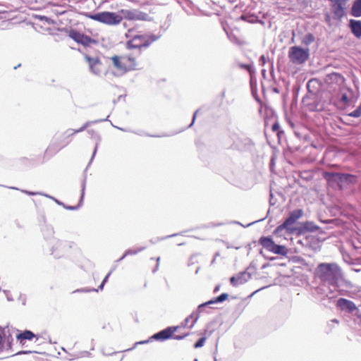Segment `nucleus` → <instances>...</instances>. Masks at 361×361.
Instances as JSON below:
<instances>
[{
	"label": "nucleus",
	"instance_id": "b1692460",
	"mask_svg": "<svg viewBox=\"0 0 361 361\" xmlns=\"http://www.w3.org/2000/svg\"><path fill=\"white\" fill-rule=\"evenodd\" d=\"M240 19L249 23H255L257 20L258 17L255 15L247 16L244 14L240 16Z\"/></svg>",
	"mask_w": 361,
	"mask_h": 361
},
{
	"label": "nucleus",
	"instance_id": "0eeeda50",
	"mask_svg": "<svg viewBox=\"0 0 361 361\" xmlns=\"http://www.w3.org/2000/svg\"><path fill=\"white\" fill-rule=\"evenodd\" d=\"M156 40L154 37H150L147 35H137L135 36L132 40L127 42L128 49H139L141 52V48L149 46L151 43Z\"/></svg>",
	"mask_w": 361,
	"mask_h": 361
},
{
	"label": "nucleus",
	"instance_id": "2eb2a0df",
	"mask_svg": "<svg viewBox=\"0 0 361 361\" xmlns=\"http://www.w3.org/2000/svg\"><path fill=\"white\" fill-rule=\"evenodd\" d=\"M319 229V227L312 221H305L299 224L297 235L304 234L307 232H315Z\"/></svg>",
	"mask_w": 361,
	"mask_h": 361
},
{
	"label": "nucleus",
	"instance_id": "7ed1b4c3",
	"mask_svg": "<svg viewBox=\"0 0 361 361\" xmlns=\"http://www.w3.org/2000/svg\"><path fill=\"white\" fill-rule=\"evenodd\" d=\"M318 278L323 282L335 286L341 276V270L336 263H320L316 269Z\"/></svg>",
	"mask_w": 361,
	"mask_h": 361
},
{
	"label": "nucleus",
	"instance_id": "6e6d98bb",
	"mask_svg": "<svg viewBox=\"0 0 361 361\" xmlns=\"http://www.w3.org/2000/svg\"><path fill=\"white\" fill-rule=\"evenodd\" d=\"M214 361H216V357H214Z\"/></svg>",
	"mask_w": 361,
	"mask_h": 361
},
{
	"label": "nucleus",
	"instance_id": "4d7b16f0",
	"mask_svg": "<svg viewBox=\"0 0 361 361\" xmlns=\"http://www.w3.org/2000/svg\"><path fill=\"white\" fill-rule=\"evenodd\" d=\"M359 318H360V320H361V314L359 316Z\"/></svg>",
	"mask_w": 361,
	"mask_h": 361
},
{
	"label": "nucleus",
	"instance_id": "5fc2aeb1",
	"mask_svg": "<svg viewBox=\"0 0 361 361\" xmlns=\"http://www.w3.org/2000/svg\"><path fill=\"white\" fill-rule=\"evenodd\" d=\"M290 124L292 127H293V123H290Z\"/></svg>",
	"mask_w": 361,
	"mask_h": 361
},
{
	"label": "nucleus",
	"instance_id": "39448f33",
	"mask_svg": "<svg viewBox=\"0 0 361 361\" xmlns=\"http://www.w3.org/2000/svg\"><path fill=\"white\" fill-rule=\"evenodd\" d=\"M310 57V49L300 46H293L288 51L290 61L295 65L305 63Z\"/></svg>",
	"mask_w": 361,
	"mask_h": 361
},
{
	"label": "nucleus",
	"instance_id": "4c0bfd02",
	"mask_svg": "<svg viewBox=\"0 0 361 361\" xmlns=\"http://www.w3.org/2000/svg\"><path fill=\"white\" fill-rule=\"evenodd\" d=\"M220 289V286L219 285H217L215 286L214 289V293H217Z\"/></svg>",
	"mask_w": 361,
	"mask_h": 361
},
{
	"label": "nucleus",
	"instance_id": "423d86ee",
	"mask_svg": "<svg viewBox=\"0 0 361 361\" xmlns=\"http://www.w3.org/2000/svg\"><path fill=\"white\" fill-rule=\"evenodd\" d=\"M258 242L263 248L274 254L286 256L288 253V249L285 245L276 244L271 236H262Z\"/></svg>",
	"mask_w": 361,
	"mask_h": 361
},
{
	"label": "nucleus",
	"instance_id": "a211bd4d",
	"mask_svg": "<svg viewBox=\"0 0 361 361\" xmlns=\"http://www.w3.org/2000/svg\"><path fill=\"white\" fill-rule=\"evenodd\" d=\"M16 340L21 345H24L26 340L32 341L33 338L38 339L37 335L30 330H25L16 335Z\"/></svg>",
	"mask_w": 361,
	"mask_h": 361
},
{
	"label": "nucleus",
	"instance_id": "72a5a7b5",
	"mask_svg": "<svg viewBox=\"0 0 361 361\" xmlns=\"http://www.w3.org/2000/svg\"><path fill=\"white\" fill-rule=\"evenodd\" d=\"M4 329L2 328V330L0 331V351L3 350L4 345L2 343V334H4Z\"/></svg>",
	"mask_w": 361,
	"mask_h": 361
},
{
	"label": "nucleus",
	"instance_id": "c85d7f7f",
	"mask_svg": "<svg viewBox=\"0 0 361 361\" xmlns=\"http://www.w3.org/2000/svg\"><path fill=\"white\" fill-rule=\"evenodd\" d=\"M170 16H167V20L164 23V25L159 27V30H166L170 26Z\"/></svg>",
	"mask_w": 361,
	"mask_h": 361
},
{
	"label": "nucleus",
	"instance_id": "f3484780",
	"mask_svg": "<svg viewBox=\"0 0 361 361\" xmlns=\"http://www.w3.org/2000/svg\"><path fill=\"white\" fill-rule=\"evenodd\" d=\"M337 306L343 310H348L349 312H353L357 310L354 302L343 298H341L337 300Z\"/></svg>",
	"mask_w": 361,
	"mask_h": 361
},
{
	"label": "nucleus",
	"instance_id": "7c9ffc66",
	"mask_svg": "<svg viewBox=\"0 0 361 361\" xmlns=\"http://www.w3.org/2000/svg\"><path fill=\"white\" fill-rule=\"evenodd\" d=\"M259 65H261L262 66H264L265 65L267 60H266L264 55H262L259 57Z\"/></svg>",
	"mask_w": 361,
	"mask_h": 361
},
{
	"label": "nucleus",
	"instance_id": "f8f14e48",
	"mask_svg": "<svg viewBox=\"0 0 361 361\" xmlns=\"http://www.w3.org/2000/svg\"><path fill=\"white\" fill-rule=\"evenodd\" d=\"M322 176L329 185L336 184L340 189L343 188L342 173L325 171L322 173Z\"/></svg>",
	"mask_w": 361,
	"mask_h": 361
},
{
	"label": "nucleus",
	"instance_id": "a19ab883",
	"mask_svg": "<svg viewBox=\"0 0 361 361\" xmlns=\"http://www.w3.org/2000/svg\"><path fill=\"white\" fill-rule=\"evenodd\" d=\"M232 223H233V224H235L242 225L240 222H238V221H232Z\"/></svg>",
	"mask_w": 361,
	"mask_h": 361
},
{
	"label": "nucleus",
	"instance_id": "3c124183",
	"mask_svg": "<svg viewBox=\"0 0 361 361\" xmlns=\"http://www.w3.org/2000/svg\"><path fill=\"white\" fill-rule=\"evenodd\" d=\"M215 259H216L215 257L213 259V260L212 261V264L214 263Z\"/></svg>",
	"mask_w": 361,
	"mask_h": 361
},
{
	"label": "nucleus",
	"instance_id": "c03bdc74",
	"mask_svg": "<svg viewBox=\"0 0 361 361\" xmlns=\"http://www.w3.org/2000/svg\"><path fill=\"white\" fill-rule=\"evenodd\" d=\"M49 149H50V147H48V148L46 149V151H45V154H47L49 152Z\"/></svg>",
	"mask_w": 361,
	"mask_h": 361
},
{
	"label": "nucleus",
	"instance_id": "cd10ccee",
	"mask_svg": "<svg viewBox=\"0 0 361 361\" xmlns=\"http://www.w3.org/2000/svg\"><path fill=\"white\" fill-rule=\"evenodd\" d=\"M339 102L344 105L348 104V103L349 102V99H348L347 94H345V93L342 94L339 99Z\"/></svg>",
	"mask_w": 361,
	"mask_h": 361
},
{
	"label": "nucleus",
	"instance_id": "473e14b6",
	"mask_svg": "<svg viewBox=\"0 0 361 361\" xmlns=\"http://www.w3.org/2000/svg\"><path fill=\"white\" fill-rule=\"evenodd\" d=\"M198 112H199V109L196 110L194 112L193 116H192V120L191 123L189 125V127H191L194 124V123L195 121V119H196V117H197V114Z\"/></svg>",
	"mask_w": 361,
	"mask_h": 361
},
{
	"label": "nucleus",
	"instance_id": "f704fd0d",
	"mask_svg": "<svg viewBox=\"0 0 361 361\" xmlns=\"http://www.w3.org/2000/svg\"><path fill=\"white\" fill-rule=\"evenodd\" d=\"M222 225H224V223H217V224L211 223L209 226L210 227H215V226H222Z\"/></svg>",
	"mask_w": 361,
	"mask_h": 361
},
{
	"label": "nucleus",
	"instance_id": "603ef678",
	"mask_svg": "<svg viewBox=\"0 0 361 361\" xmlns=\"http://www.w3.org/2000/svg\"><path fill=\"white\" fill-rule=\"evenodd\" d=\"M175 235H176V234H174V235H169L168 237H173V236H175Z\"/></svg>",
	"mask_w": 361,
	"mask_h": 361
},
{
	"label": "nucleus",
	"instance_id": "864d4df0",
	"mask_svg": "<svg viewBox=\"0 0 361 361\" xmlns=\"http://www.w3.org/2000/svg\"><path fill=\"white\" fill-rule=\"evenodd\" d=\"M265 72H266V71H265V70H262V73H263V74H264V73H265Z\"/></svg>",
	"mask_w": 361,
	"mask_h": 361
},
{
	"label": "nucleus",
	"instance_id": "58836bf2",
	"mask_svg": "<svg viewBox=\"0 0 361 361\" xmlns=\"http://www.w3.org/2000/svg\"><path fill=\"white\" fill-rule=\"evenodd\" d=\"M150 339H156V340H158V333L157 334H154L151 338Z\"/></svg>",
	"mask_w": 361,
	"mask_h": 361
},
{
	"label": "nucleus",
	"instance_id": "8fccbe9b",
	"mask_svg": "<svg viewBox=\"0 0 361 361\" xmlns=\"http://www.w3.org/2000/svg\"><path fill=\"white\" fill-rule=\"evenodd\" d=\"M259 254H260V255H263V251H262V250H260Z\"/></svg>",
	"mask_w": 361,
	"mask_h": 361
},
{
	"label": "nucleus",
	"instance_id": "49530a36",
	"mask_svg": "<svg viewBox=\"0 0 361 361\" xmlns=\"http://www.w3.org/2000/svg\"><path fill=\"white\" fill-rule=\"evenodd\" d=\"M219 256V252H216L214 255V257L216 258V257Z\"/></svg>",
	"mask_w": 361,
	"mask_h": 361
},
{
	"label": "nucleus",
	"instance_id": "ddd939ff",
	"mask_svg": "<svg viewBox=\"0 0 361 361\" xmlns=\"http://www.w3.org/2000/svg\"><path fill=\"white\" fill-rule=\"evenodd\" d=\"M248 269L249 267L247 268L245 271L231 276L229 279L231 284L234 287H237L248 281L252 277L251 274L248 272Z\"/></svg>",
	"mask_w": 361,
	"mask_h": 361
},
{
	"label": "nucleus",
	"instance_id": "f257e3e1",
	"mask_svg": "<svg viewBox=\"0 0 361 361\" xmlns=\"http://www.w3.org/2000/svg\"><path fill=\"white\" fill-rule=\"evenodd\" d=\"M87 16L93 20L108 25H118L123 19L132 21L150 20L147 13L129 9H121L117 13L102 11L95 14H87Z\"/></svg>",
	"mask_w": 361,
	"mask_h": 361
},
{
	"label": "nucleus",
	"instance_id": "6e6552de",
	"mask_svg": "<svg viewBox=\"0 0 361 361\" xmlns=\"http://www.w3.org/2000/svg\"><path fill=\"white\" fill-rule=\"evenodd\" d=\"M178 329H180L179 326H171L159 331V341H164L169 338L183 340L190 335L189 333L184 334L183 335H174V332H176Z\"/></svg>",
	"mask_w": 361,
	"mask_h": 361
},
{
	"label": "nucleus",
	"instance_id": "1a4fd4ad",
	"mask_svg": "<svg viewBox=\"0 0 361 361\" xmlns=\"http://www.w3.org/2000/svg\"><path fill=\"white\" fill-rule=\"evenodd\" d=\"M348 0H333L331 11L334 18L336 20L341 19L346 16V6Z\"/></svg>",
	"mask_w": 361,
	"mask_h": 361
},
{
	"label": "nucleus",
	"instance_id": "13d9d810",
	"mask_svg": "<svg viewBox=\"0 0 361 361\" xmlns=\"http://www.w3.org/2000/svg\"><path fill=\"white\" fill-rule=\"evenodd\" d=\"M194 361H198V360H197V359H195V360H194Z\"/></svg>",
	"mask_w": 361,
	"mask_h": 361
},
{
	"label": "nucleus",
	"instance_id": "9b49d317",
	"mask_svg": "<svg viewBox=\"0 0 361 361\" xmlns=\"http://www.w3.org/2000/svg\"><path fill=\"white\" fill-rule=\"evenodd\" d=\"M85 59L87 62L90 71L94 74L100 75L104 71L105 68L98 57L92 58L85 54Z\"/></svg>",
	"mask_w": 361,
	"mask_h": 361
},
{
	"label": "nucleus",
	"instance_id": "412c9836",
	"mask_svg": "<svg viewBox=\"0 0 361 361\" xmlns=\"http://www.w3.org/2000/svg\"><path fill=\"white\" fill-rule=\"evenodd\" d=\"M357 182V177L355 175L342 173V185H354Z\"/></svg>",
	"mask_w": 361,
	"mask_h": 361
},
{
	"label": "nucleus",
	"instance_id": "aec40b11",
	"mask_svg": "<svg viewBox=\"0 0 361 361\" xmlns=\"http://www.w3.org/2000/svg\"><path fill=\"white\" fill-rule=\"evenodd\" d=\"M350 15L355 18L361 16V0H354L350 10Z\"/></svg>",
	"mask_w": 361,
	"mask_h": 361
},
{
	"label": "nucleus",
	"instance_id": "dca6fc26",
	"mask_svg": "<svg viewBox=\"0 0 361 361\" xmlns=\"http://www.w3.org/2000/svg\"><path fill=\"white\" fill-rule=\"evenodd\" d=\"M228 294L226 293H223L219 296L206 302L204 303H202L198 305V310H204L205 307H209L211 305L216 304V303H221L225 301L228 298Z\"/></svg>",
	"mask_w": 361,
	"mask_h": 361
},
{
	"label": "nucleus",
	"instance_id": "09e8293b",
	"mask_svg": "<svg viewBox=\"0 0 361 361\" xmlns=\"http://www.w3.org/2000/svg\"><path fill=\"white\" fill-rule=\"evenodd\" d=\"M199 269H200V267H198V268L197 269V270L195 271V274H197V273L199 272Z\"/></svg>",
	"mask_w": 361,
	"mask_h": 361
},
{
	"label": "nucleus",
	"instance_id": "79ce46f5",
	"mask_svg": "<svg viewBox=\"0 0 361 361\" xmlns=\"http://www.w3.org/2000/svg\"><path fill=\"white\" fill-rule=\"evenodd\" d=\"M32 353V352L31 351H23V352H22V353H23V354H28V353Z\"/></svg>",
	"mask_w": 361,
	"mask_h": 361
},
{
	"label": "nucleus",
	"instance_id": "6ab92c4d",
	"mask_svg": "<svg viewBox=\"0 0 361 361\" xmlns=\"http://www.w3.org/2000/svg\"><path fill=\"white\" fill-rule=\"evenodd\" d=\"M351 33L357 38H361V20L350 19L348 25Z\"/></svg>",
	"mask_w": 361,
	"mask_h": 361
},
{
	"label": "nucleus",
	"instance_id": "2f4dec72",
	"mask_svg": "<svg viewBox=\"0 0 361 361\" xmlns=\"http://www.w3.org/2000/svg\"><path fill=\"white\" fill-rule=\"evenodd\" d=\"M224 243L225 244L226 247L228 248V249H230V248H235L236 250H238L240 249V246H233V245L230 244L228 242H225L224 241Z\"/></svg>",
	"mask_w": 361,
	"mask_h": 361
},
{
	"label": "nucleus",
	"instance_id": "de8ad7c7",
	"mask_svg": "<svg viewBox=\"0 0 361 361\" xmlns=\"http://www.w3.org/2000/svg\"><path fill=\"white\" fill-rule=\"evenodd\" d=\"M147 342H148V341H141V342H140V343H147Z\"/></svg>",
	"mask_w": 361,
	"mask_h": 361
},
{
	"label": "nucleus",
	"instance_id": "9d476101",
	"mask_svg": "<svg viewBox=\"0 0 361 361\" xmlns=\"http://www.w3.org/2000/svg\"><path fill=\"white\" fill-rule=\"evenodd\" d=\"M68 36L75 42L83 46H89L91 44L96 43V40L94 39L75 30H71L68 32Z\"/></svg>",
	"mask_w": 361,
	"mask_h": 361
},
{
	"label": "nucleus",
	"instance_id": "c756f323",
	"mask_svg": "<svg viewBox=\"0 0 361 361\" xmlns=\"http://www.w3.org/2000/svg\"><path fill=\"white\" fill-rule=\"evenodd\" d=\"M240 67L243 69H245L247 70L248 72H251L252 71V65L251 64H245V63H241L240 65Z\"/></svg>",
	"mask_w": 361,
	"mask_h": 361
},
{
	"label": "nucleus",
	"instance_id": "c9c22d12",
	"mask_svg": "<svg viewBox=\"0 0 361 361\" xmlns=\"http://www.w3.org/2000/svg\"><path fill=\"white\" fill-rule=\"evenodd\" d=\"M316 82V80H310L308 81L307 84V89L310 90V85L313 82Z\"/></svg>",
	"mask_w": 361,
	"mask_h": 361
},
{
	"label": "nucleus",
	"instance_id": "f03ea898",
	"mask_svg": "<svg viewBox=\"0 0 361 361\" xmlns=\"http://www.w3.org/2000/svg\"><path fill=\"white\" fill-rule=\"evenodd\" d=\"M140 56L139 49H128V51L124 54L112 56L110 59L116 75H123L137 69Z\"/></svg>",
	"mask_w": 361,
	"mask_h": 361
},
{
	"label": "nucleus",
	"instance_id": "20e7f679",
	"mask_svg": "<svg viewBox=\"0 0 361 361\" xmlns=\"http://www.w3.org/2000/svg\"><path fill=\"white\" fill-rule=\"evenodd\" d=\"M302 215L303 211L301 209L292 211L285 221L274 229V234L280 237L286 234H296L299 225L295 224Z\"/></svg>",
	"mask_w": 361,
	"mask_h": 361
},
{
	"label": "nucleus",
	"instance_id": "a18cd8bd",
	"mask_svg": "<svg viewBox=\"0 0 361 361\" xmlns=\"http://www.w3.org/2000/svg\"><path fill=\"white\" fill-rule=\"evenodd\" d=\"M245 142H246V143H249L250 142V140L248 138H247V139H245Z\"/></svg>",
	"mask_w": 361,
	"mask_h": 361
},
{
	"label": "nucleus",
	"instance_id": "bf43d9fd",
	"mask_svg": "<svg viewBox=\"0 0 361 361\" xmlns=\"http://www.w3.org/2000/svg\"><path fill=\"white\" fill-rule=\"evenodd\" d=\"M2 330V327L0 326V331Z\"/></svg>",
	"mask_w": 361,
	"mask_h": 361
},
{
	"label": "nucleus",
	"instance_id": "4be33fe9",
	"mask_svg": "<svg viewBox=\"0 0 361 361\" xmlns=\"http://www.w3.org/2000/svg\"><path fill=\"white\" fill-rule=\"evenodd\" d=\"M213 331H208L207 329H206L204 331V335H208V336H211L212 334ZM206 336H204L202 337H201L200 339L197 340V341L194 344V348H201L204 345V343L206 341Z\"/></svg>",
	"mask_w": 361,
	"mask_h": 361
},
{
	"label": "nucleus",
	"instance_id": "ea45409f",
	"mask_svg": "<svg viewBox=\"0 0 361 361\" xmlns=\"http://www.w3.org/2000/svg\"><path fill=\"white\" fill-rule=\"evenodd\" d=\"M325 18H326V21L330 20V17H329V16L328 14L326 15Z\"/></svg>",
	"mask_w": 361,
	"mask_h": 361
},
{
	"label": "nucleus",
	"instance_id": "bb28decb",
	"mask_svg": "<svg viewBox=\"0 0 361 361\" xmlns=\"http://www.w3.org/2000/svg\"><path fill=\"white\" fill-rule=\"evenodd\" d=\"M331 79L336 80L337 82H339V81L343 82L344 81V78L340 73H334L331 74Z\"/></svg>",
	"mask_w": 361,
	"mask_h": 361
},
{
	"label": "nucleus",
	"instance_id": "a878e982",
	"mask_svg": "<svg viewBox=\"0 0 361 361\" xmlns=\"http://www.w3.org/2000/svg\"><path fill=\"white\" fill-rule=\"evenodd\" d=\"M271 130L273 132L276 133L278 135H280V133H283V131L280 130V124L279 121H275L271 127Z\"/></svg>",
	"mask_w": 361,
	"mask_h": 361
},
{
	"label": "nucleus",
	"instance_id": "393cba45",
	"mask_svg": "<svg viewBox=\"0 0 361 361\" xmlns=\"http://www.w3.org/2000/svg\"><path fill=\"white\" fill-rule=\"evenodd\" d=\"M346 116L359 118L361 116V104L352 112L348 114Z\"/></svg>",
	"mask_w": 361,
	"mask_h": 361
},
{
	"label": "nucleus",
	"instance_id": "e433bc0d",
	"mask_svg": "<svg viewBox=\"0 0 361 361\" xmlns=\"http://www.w3.org/2000/svg\"><path fill=\"white\" fill-rule=\"evenodd\" d=\"M109 275H110V273H109V274L106 276V277L104 278V279L103 280V281H102V284H101V286H100V288H102V287H103L104 284V283H106V281H107L108 277H109Z\"/></svg>",
	"mask_w": 361,
	"mask_h": 361
},
{
	"label": "nucleus",
	"instance_id": "37998d69",
	"mask_svg": "<svg viewBox=\"0 0 361 361\" xmlns=\"http://www.w3.org/2000/svg\"><path fill=\"white\" fill-rule=\"evenodd\" d=\"M332 322L335 323H338V320H337L336 319H334Z\"/></svg>",
	"mask_w": 361,
	"mask_h": 361
},
{
	"label": "nucleus",
	"instance_id": "4468645a",
	"mask_svg": "<svg viewBox=\"0 0 361 361\" xmlns=\"http://www.w3.org/2000/svg\"><path fill=\"white\" fill-rule=\"evenodd\" d=\"M203 311L204 310H199L197 307L196 310L193 311L188 317H187L181 322L180 325L178 326H180V328H192L200 317V313Z\"/></svg>",
	"mask_w": 361,
	"mask_h": 361
},
{
	"label": "nucleus",
	"instance_id": "5701e85b",
	"mask_svg": "<svg viewBox=\"0 0 361 361\" xmlns=\"http://www.w3.org/2000/svg\"><path fill=\"white\" fill-rule=\"evenodd\" d=\"M314 36L312 33H307L302 37L301 42L302 44L309 46L314 41Z\"/></svg>",
	"mask_w": 361,
	"mask_h": 361
}]
</instances>
